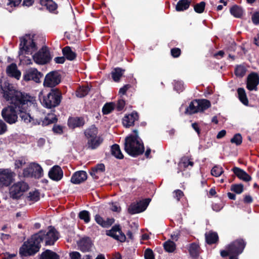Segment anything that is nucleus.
I'll return each mask as SVG.
<instances>
[{
    "label": "nucleus",
    "instance_id": "f257e3e1",
    "mask_svg": "<svg viewBox=\"0 0 259 259\" xmlns=\"http://www.w3.org/2000/svg\"><path fill=\"white\" fill-rule=\"evenodd\" d=\"M3 96L9 102L10 105L2 110V117L7 123H15L17 121L19 107L21 99L23 98V93L13 89V87H9L7 90L4 91Z\"/></svg>",
    "mask_w": 259,
    "mask_h": 259
},
{
    "label": "nucleus",
    "instance_id": "f03ea898",
    "mask_svg": "<svg viewBox=\"0 0 259 259\" xmlns=\"http://www.w3.org/2000/svg\"><path fill=\"white\" fill-rule=\"evenodd\" d=\"M135 135L126 137L124 142V150L130 155L136 157L144 151L143 143L138 135V132L134 131Z\"/></svg>",
    "mask_w": 259,
    "mask_h": 259
},
{
    "label": "nucleus",
    "instance_id": "7ed1b4c3",
    "mask_svg": "<svg viewBox=\"0 0 259 259\" xmlns=\"http://www.w3.org/2000/svg\"><path fill=\"white\" fill-rule=\"evenodd\" d=\"M35 100L34 97L24 93H23V98L21 99L20 105L19 107V114L22 120L25 123L32 122L33 124L37 123V119L35 122L33 117H31L29 113L26 112L28 107L31 106L35 107Z\"/></svg>",
    "mask_w": 259,
    "mask_h": 259
},
{
    "label": "nucleus",
    "instance_id": "20e7f679",
    "mask_svg": "<svg viewBox=\"0 0 259 259\" xmlns=\"http://www.w3.org/2000/svg\"><path fill=\"white\" fill-rule=\"evenodd\" d=\"M38 235L34 234L24 242L19 249V253L24 256H30L37 253L40 248V238Z\"/></svg>",
    "mask_w": 259,
    "mask_h": 259
},
{
    "label": "nucleus",
    "instance_id": "39448f33",
    "mask_svg": "<svg viewBox=\"0 0 259 259\" xmlns=\"http://www.w3.org/2000/svg\"><path fill=\"white\" fill-rule=\"evenodd\" d=\"M62 99V94L60 91L57 89H51L47 96H44L41 101L42 105L47 108H52L58 106Z\"/></svg>",
    "mask_w": 259,
    "mask_h": 259
},
{
    "label": "nucleus",
    "instance_id": "423d86ee",
    "mask_svg": "<svg viewBox=\"0 0 259 259\" xmlns=\"http://www.w3.org/2000/svg\"><path fill=\"white\" fill-rule=\"evenodd\" d=\"M23 177L33 178L39 179L44 176V170L42 167L35 162L29 163L25 167L22 174Z\"/></svg>",
    "mask_w": 259,
    "mask_h": 259
},
{
    "label": "nucleus",
    "instance_id": "0eeeda50",
    "mask_svg": "<svg viewBox=\"0 0 259 259\" xmlns=\"http://www.w3.org/2000/svg\"><path fill=\"white\" fill-rule=\"evenodd\" d=\"M84 134L88 139L89 147L92 149H96L103 142V139L97 136L98 129L94 125L86 130Z\"/></svg>",
    "mask_w": 259,
    "mask_h": 259
},
{
    "label": "nucleus",
    "instance_id": "6e6552de",
    "mask_svg": "<svg viewBox=\"0 0 259 259\" xmlns=\"http://www.w3.org/2000/svg\"><path fill=\"white\" fill-rule=\"evenodd\" d=\"M210 102L206 99L195 100L190 103L189 107L186 109L185 113L192 114L202 112L210 107Z\"/></svg>",
    "mask_w": 259,
    "mask_h": 259
},
{
    "label": "nucleus",
    "instance_id": "1a4fd4ad",
    "mask_svg": "<svg viewBox=\"0 0 259 259\" xmlns=\"http://www.w3.org/2000/svg\"><path fill=\"white\" fill-rule=\"evenodd\" d=\"M35 235L39 236L40 243L45 241L46 245H53L59 238L58 232L51 227L48 231H40Z\"/></svg>",
    "mask_w": 259,
    "mask_h": 259
},
{
    "label": "nucleus",
    "instance_id": "9d476101",
    "mask_svg": "<svg viewBox=\"0 0 259 259\" xmlns=\"http://www.w3.org/2000/svg\"><path fill=\"white\" fill-rule=\"evenodd\" d=\"M30 34L25 35L20 39V52L32 54L37 49V47Z\"/></svg>",
    "mask_w": 259,
    "mask_h": 259
},
{
    "label": "nucleus",
    "instance_id": "9b49d317",
    "mask_svg": "<svg viewBox=\"0 0 259 259\" xmlns=\"http://www.w3.org/2000/svg\"><path fill=\"white\" fill-rule=\"evenodd\" d=\"M28 188L27 184L23 181L14 183L9 188L10 196L13 199H19L28 189Z\"/></svg>",
    "mask_w": 259,
    "mask_h": 259
},
{
    "label": "nucleus",
    "instance_id": "f8f14e48",
    "mask_svg": "<svg viewBox=\"0 0 259 259\" xmlns=\"http://www.w3.org/2000/svg\"><path fill=\"white\" fill-rule=\"evenodd\" d=\"M246 243L242 239H238L228 245V249L231 254L230 259H238L237 256L241 254L245 246Z\"/></svg>",
    "mask_w": 259,
    "mask_h": 259
},
{
    "label": "nucleus",
    "instance_id": "ddd939ff",
    "mask_svg": "<svg viewBox=\"0 0 259 259\" xmlns=\"http://www.w3.org/2000/svg\"><path fill=\"white\" fill-rule=\"evenodd\" d=\"M15 174L10 169H0V189L9 186L15 180Z\"/></svg>",
    "mask_w": 259,
    "mask_h": 259
},
{
    "label": "nucleus",
    "instance_id": "4468645a",
    "mask_svg": "<svg viewBox=\"0 0 259 259\" xmlns=\"http://www.w3.org/2000/svg\"><path fill=\"white\" fill-rule=\"evenodd\" d=\"M34 61L38 64H45L51 59L50 52L46 47H42L33 56Z\"/></svg>",
    "mask_w": 259,
    "mask_h": 259
},
{
    "label": "nucleus",
    "instance_id": "2eb2a0df",
    "mask_svg": "<svg viewBox=\"0 0 259 259\" xmlns=\"http://www.w3.org/2000/svg\"><path fill=\"white\" fill-rule=\"evenodd\" d=\"M149 202L150 200L147 199L137 203H132L128 206V213L134 214L144 211L147 208Z\"/></svg>",
    "mask_w": 259,
    "mask_h": 259
},
{
    "label": "nucleus",
    "instance_id": "dca6fc26",
    "mask_svg": "<svg viewBox=\"0 0 259 259\" xmlns=\"http://www.w3.org/2000/svg\"><path fill=\"white\" fill-rule=\"evenodd\" d=\"M61 81L59 74L56 71H52L47 74L44 81L46 87L53 88L58 84Z\"/></svg>",
    "mask_w": 259,
    "mask_h": 259
},
{
    "label": "nucleus",
    "instance_id": "f3484780",
    "mask_svg": "<svg viewBox=\"0 0 259 259\" xmlns=\"http://www.w3.org/2000/svg\"><path fill=\"white\" fill-rule=\"evenodd\" d=\"M42 76V74L36 69L31 68L24 73L23 77L25 81L33 80L38 83L40 82V79Z\"/></svg>",
    "mask_w": 259,
    "mask_h": 259
},
{
    "label": "nucleus",
    "instance_id": "a211bd4d",
    "mask_svg": "<svg viewBox=\"0 0 259 259\" xmlns=\"http://www.w3.org/2000/svg\"><path fill=\"white\" fill-rule=\"evenodd\" d=\"M259 84V75L257 73H250L247 78L246 88L249 91H256Z\"/></svg>",
    "mask_w": 259,
    "mask_h": 259
},
{
    "label": "nucleus",
    "instance_id": "6ab92c4d",
    "mask_svg": "<svg viewBox=\"0 0 259 259\" xmlns=\"http://www.w3.org/2000/svg\"><path fill=\"white\" fill-rule=\"evenodd\" d=\"M48 176L51 180L58 182L62 179L63 171L60 166L56 165L50 169Z\"/></svg>",
    "mask_w": 259,
    "mask_h": 259
},
{
    "label": "nucleus",
    "instance_id": "aec40b11",
    "mask_svg": "<svg viewBox=\"0 0 259 259\" xmlns=\"http://www.w3.org/2000/svg\"><path fill=\"white\" fill-rule=\"evenodd\" d=\"M107 235L121 242H124L126 239L125 235L121 231L119 225L113 226L111 230L109 231V233H107Z\"/></svg>",
    "mask_w": 259,
    "mask_h": 259
},
{
    "label": "nucleus",
    "instance_id": "412c9836",
    "mask_svg": "<svg viewBox=\"0 0 259 259\" xmlns=\"http://www.w3.org/2000/svg\"><path fill=\"white\" fill-rule=\"evenodd\" d=\"M139 118L138 114L136 112L125 115L122 119L123 125L125 127H129L134 125L135 122Z\"/></svg>",
    "mask_w": 259,
    "mask_h": 259
},
{
    "label": "nucleus",
    "instance_id": "4be33fe9",
    "mask_svg": "<svg viewBox=\"0 0 259 259\" xmlns=\"http://www.w3.org/2000/svg\"><path fill=\"white\" fill-rule=\"evenodd\" d=\"M93 243L89 237L81 238L78 242V246L82 252H89L91 250Z\"/></svg>",
    "mask_w": 259,
    "mask_h": 259
},
{
    "label": "nucleus",
    "instance_id": "5701e85b",
    "mask_svg": "<svg viewBox=\"0 0 259 259\" xmlns=\"http://www.w3.org/2000/svg\"><path fill=\"white\" fill-rule=\"evenodd\" d=\"M87 179V172L84 171L75 172L71 177V182L75 184H79Z\"/></svg>",
    "mask_w": 259,
    "mask_h": 259
},
{
    "label": "nucleus",
    "instance_id": "b1692460",
    "mask_svg": "<svg viewBox=\"0 0 259 259\" xmlns=\"http://www.w3.org/2000/svg\"><path fill=\"white\" fill-rule=\"evenodd\" d=\"M6 72L7 74L11 77L19 79L21 77V72L18 69L16 64H11L7 67Z\"/></svg>",
    "mask_w": 259,
    "mask_h": 259
},
{
    "label": "nucleus",
    "instance_id": "393cba45",
    "mask_svg": "<svg viewBox=\"0 0 259 259\" xmlns=\"http://www.w3.org/2000/svg\"><path fill=\"white\" fill-rule=\"evenodd\" d=\"M105 170V165L103 163H99L92 167L90 171L91 176L94 179H98L99 176L103 173Z\"/></svg>",
    "mask_w": 259,
    "mask_h": 259
},
{
    "label": "nucleus",
    "instance_id": "a878e982",
    "mask_svg": "<svg viewBox=\"0 0 259 259\" xmlns=\"http://www.w3.org/2000/svg\"><path fill=\"white\" fill-rule=\"evenodd\" d=\"M84 121L83 118L82 117H70L68 119V126L72 128L82 126L84 125Z\"/></svg>",
    "mask_w": 259,
    "mask_h": 259
},
{
    "label": "nucleus",
    "instance_id": "bb28decb",
    "mask_svg": "<svg viewBox=\"0 0 259 259\" xmlns=\"http://www.w3.org/2000/svg\"><path fill=\"white\" fill-rule=\"evenodd\" d=\"M232 170L239 179L245 182H248L251 180L250 176L243 170L238 167H234Z\"/></svg>",
    "mask_w": 259,
    "mask_h": 259
},
{
    "label": "nucleus",
    "instance_id": "cd10ccee",
    "mask_svg": "<svg viewBox=\"0 0 259 259\" xmlns=\"http://www.w3.org/2000/svg\"><path fill=\"white\" fill-rule=\"evenodd\" d=\"M40 4L51 12H54L57 8V5L52 0H40Z\"/></svg>",
    "mask_w": 259,
    "mask_h": 259
},
{
    "label": "nucleus",
    "instance_id": "c85d7f7f",
    "mask_svg": "<svg viewBox=\"0 0 259 259\" xmlns=\"http://www.w3.org/2000/svg\"><path fill=\"white\" fill-rule=\"evenodd\" d=\"M62 53L64 56L70 61L73 60L76 57V53L69 46H66L62 49Z\"/></svg>",
    "mask_w": 259,
    "mask_h": 259
},
{
    "label": "nucleus",
    "instance_id": "c756f323",
    "mask_svg": "<svg viewBox=\"0 0 259 259\" xmlns=\"http://www.w3.org/2000/svg\"><path fill=\"white\" fill-rule=\"evenodd\" d=\"M192 3V0H180L176 7V9L177 11H183L187 10L190 4Z\"/></svg>",
    "mask_w": 259,
    "mask_h": 259
},
{
    "label": "nucleus",
    "instance_id": "7c9ffc66",
    "mask_svg": "<svg viewBox=\"0 0 259 259\" xmlns=\"http://www.w3.org/2000/svg\"><path fill=\"white\" fill-rule=\"evenodd\" d=\"M39 259H60V256L56 252L47 249L41 253Z\"/></svg>",
    "mask_w": 259,
    "mask_h": 259
},
{
    "label": "nucleus",
    "instance_id": "2f4dec72",
    "mask_svg": "<svg viewBox=\"0 0 259 259\" xmlns=\"http://www.w3.org/2000/svg\"><path fill=\"white\" fill-rule=\"evenodd\" d=\"M205 236L206 241L209 244L215 243L219 239L218 234L215 232H209L205 233Z\"/></svg>",
    "mask_w": 259,
    "mask_h": 259
},
{
    "label": "nucleus",
    "instance_id": "473e14b6",
    "mask_svg": "<svg viewBox=\"0 0 259 259\" xmlns=\"http://www.w3.org/2000/svg\"><path fill=\"white\" fill-rule=\"evenodd\" d=\"M57 119L56 115L54 113H49L47 116L45 117L43 120L37 121L38 124H40L42 122V125H48L54 123L57 121Z\"/></svg>",
    "mask_w": 259,
    "mask_h": 259
},
{
    "label": "nucleus",
    "instance_id": "72a5a7b5",
    "mask_svg": "<svg viewBox=\"0 0 259 259\" xmlns=\"http://www.w3.org/2000/svg\"><path fill=\"white\" fill-rule=\"evenodd\" d=\"M189 253L193 258H197L198 257L200 252V247L196 243H192L189 247Z\"/></svg>",
    "mask_w": 259,
    "mask_h": 259
},
{
    "label": "nucleus",
    "instance_id": "f704fd0d",
    "mask_svg": "<svg viewBox=\"0 0 259 259\" xmlns=\"http://www.w3.org/2000/svg\"><path fill=\"white\" fill-rule=\"evenodd\" d=\"M124 72V70L120 68H116L111 72V75L114 81L117 82Z\"/></svg>",
    "mask_w": 259,
    "mask_h": 259
},
{
    "label": "nucleus",
    "instance_id": "c9c22d12",
    "mask_svg": "<svg viewBox=\"0 0 259 259\" xmlns=\"http://www.w3.org/2000/svg\"><path fill=\"white\" fill-rule=\"evenodd\" d=\"M237 93L240 102L244 105H248V100L244 89L243 88H239L237 90Z\"/></svg>",
    "mask_w": 259,
    "mask_h": 259
},
{
    "label": "nucleus",
    "instance_id": "e433bc0d",
    "mask_svg": "<svg viewBox=\"0 0 259 259\" xmlns=\"http://www.w3.org/2000/svg\"><path fill=\"white\" fill-rule=\"evenodd\" d=\"M231 15L236 18H240L243 14L242 9L237 5H234L230 9Z\"/></svg>",
    "mask_w": 259,
    "mask_h": 259
},
{
    "label": "nucleus",
    "instance_id": "4c0bfd02",
    "mask_svg": "<svg viewBox=\"0 0 259 259\" xmlns=\"http://www.w3.org/2000/svg\"><path fill=\"white\" fill-rule=\"evenodd\" d=\"M165 250L168 252H173L176 248V245L174 242L168 240L163 243Z\"/></svg>",
    "mask_w": 259,
    "mask_h": 259
},
{
    "label": "nucleus",
    "instance_id": "58836bf2",
    "mask_svg": "<svg viewBox=\"0 0 259 259\" xmlns=\"http://www.w3.org/2000/svg\"><path fill=\"white\" fill-rule=\"evenodd\" d=\"M111 153L118 159L123 158V155L120 151L119 145L117 144H114L111 147Z\"/></svg>",
    "mask_w": 259,
    "mask_h": 259
},
{
    "label": "nucleus",
    "instance_id": "ea45409f",
    "mask_svg": "<svg viewBox=\"0 0 259 259\" xmlns=\"http://www.w3.org/2000/svg\"><path fill=\"white\" fill-rule=\"evenodd\" d=\"M116 104L113 102L106 103L102 108L103 114L106 115L111 113L115 108Z\"/></svg>",
    "mask_w": 259,
    "mask_h": 259
},
{
    "label": "nucleus",
    "instance_id": "a19ab883",
    "mask_svg": "<svg viewBox=\"0 0 259 259\" xmlns=\"http://www.w3.org/2000/svg\"><path fill=\"white\" fill-rule=\"evenodd\" d=\"M26 54L22 52H19V59L20 63L23 65H30L32 64V60L30 57L26 56Z\"/></svg>",
    "mask_w": 259,
    "mask_h": 259
},
{
    "label": "nucleus",
    "instance_id": "79ce46f5",
    "mask_svg": "<svg viewBox=\"0 0 259 259\" xmlns=\"http://www.w3.org/2000/svg\"><path fill=\"white\" fill-rule=\"evenodd\" d=\"M193 164V162L190 161L188 158L185 157L181 159L179 164V166L181 169H185L189 166L192 167Z\"/></svg>",
    "mask_w": 259,
    "mask_h": 259
},
{
    "label": "nucleus",
    "instance_id": "37998d69",
    "mask_svg": "<svg viewBox=\"0 0 259 259\" xmlns=\"http://www.w3.org/2000/svg\"><path fill=\"white\" fill-rule=\"evenodd\" d=\"M90 91L88 87H79L76 92V96L79 98H82L86 96Z\"/></svg>",
    "mask_w": 259,
    "mask_h": 259
},
{
    "label": "nucleus",
    "instance_id": "c03bdc74",
    "mask_svg": "<svg viewBox=\"0 0 259 259\" xmlns=\"http://www.w3.org/2000/svg\"><path fill=\"white\" fill-rule=\"evenodd\" d=\"M224 172L222 166L215 165L212 167L211 170V174L213 176L218 177Z\"/></svg>",
    "mask_w": 259,
    "mask_h": 259
},
{
    "label": "nucleus",
    "instance_id": "a18cd8bd",
    "mask_svg": "<svg viewBox=\"0 0 259 259\" xmlns=\"http://www.w3.org/2000/svg\"><path fill=\"white\" fill-rule=\"evenodd\" d=\"M246 71L245 67L243 65H240L236 66L235 70V75L239 77L243 76Z\"/></svg>",
    "mask_w": 259,
    "mask_h": 259
},
{
    "label": "nucleus",
    "instance_id": "49530a36",
    "mask_svg": "<svg viewBox=\"0 0 259 259\" xmlns=\"http://www.w3.org/2000/svg\"><path fill=\"white\" fill-rule=\"evenodd\" d=\"M80 219L83 220L85 223H88L90 221V214L87 210H82L79 213Z\"/></svg>",
    "mask_w": 259,
    "mask_h": 259
},
{
    "label": "nucleus",
    "instance_id": "de8ad7c7",
    "mask_svg": "<svg viewBox=\"0 0 259 259\" xmlns=\"http://www.w3.org/2000/svg\"><path fill=\"white\" fill-rule=\"evenodd\" d=\"M26 163V159L23 157H21L15 160V168H22Z\"/></svg>",
    "mask_w": 259,
    "mask_h": 259
},
{
    "label": "nucleus",
    "instance_id": "09e8293b",
    "mask_svg": "<svg viewBox=\"0 0 259 259\" xmlns=\"http://www.w3.org/2000/svg\"><path fill=\"white\" fill-rule=\"evenodd\" d=\"M205 7V3L201 2L199 3L196 4L194 6V11L197 13H202L203 12Z\"/></svg>",
    "mask_w": 259,
    "mask_h": 259
},
{
    "label": "nucleus",
    "instance_id": "8fccbe9b",
    "mask_svg": "<svg viewBox=\"0 0 259 259\" xmlns=\"http://www.w3.org/2000/svg\"><path fill=\"white\" fill-rule=\"evenodd\" d=\"M231 190L237 194H241L243 191L242 184H233L231 187Z\"/></svg>",
    "mask_w": 259,
    "mask_h": 259
},
{
    "label": "nucleus",
    "instance_id": "3c124183",
    "mask_svg": "<svg viewBox=\"0 0 259 259\" xmlns=\"http://www.w3.org/2000/svg\"><path fill=\"white\" fill-rule=\"evenodd\" d=\"M242 142V138L240 134H235L234 137L231 139V142L235 143L236 145H240Z\"/></svg>",
    "mask_w": 259,
    "mask_h": 259
},
{
    "label": "nucleus",
    "instance_id": "603ef678",
    "mask_svg": "<svg viewBox=\"0 0 259 259\" xmlns=\"http://www.w3.org/2000/svg\"><path fill=\"white\" fill-rule=\"evenodd\" d=\"M174 89L178 92H181L184 89V85L182 81L175 80L174 81Z\"/></svg>",
    "mask_w": 259,
    "mask_h": 259
},
{
    "label": "nucleus",
    "instance_id": "864d4df0",
    "mask_svg": "<svg viewBox=\"0 0 259 259\" xmlns=\"http://www.w3.org/2000/svg\"><path fill=\"white\" fill-rule=\"evenodd\" d=\"M144 257L145 259H154L153 251L150 248L146 249L144 252Z\"/></svg>",
    "mask_w": 259,
    "mask_h": 259
},
{
    "label": "nucleus",
    "instance_id": "5fc2aeb1",
    "mask_svg": "<svg viewBox=\"0 0 259 259\" xmlns=\"http://www.w3.org/2000/svg\"><path fill=\"white\" fill-rule=\"evenodd\" d=\"M30 199L34 201H37L39 199V193L38 192H33L29 193V196Z\"/></svg>",
    "mask_w": 259,
    "mask_h": 259
},
{
    "label": "nucleus",
    "instance_id": "6e6d98bb",
    "mask_svg": "<svg viewBox=\"0 0 259 259\" xmlns=\"http://www.w3.org/2000/svg\"><path fill=\"white\" fill-rule=\"evenodd\" d=\"M173 193L174 198L177 199L178 201H179L181 198L184 196L183 192L179 189L175 190Z\"/></svg>",
    "mask_w": 259,
    "mask_h": 259
},
{
    "label": "nucleus",
    "instance_id": "4d7b16f0",
    "mask_svg": "<svg viewBox=\"0 0 259 259\" xmlns=\"http://www.w3.org/2000/svg\"><path fill=\"white\" fill-rule=\"evenodd\" d=\"M95 221L99 225H101L103 227H105L106 225H105V221L100 217L99 215L97 214L95 216Z\"/></svg>",
    "mask_w": 259,
    "mask_h": 259
},
{
    "label": "nucleus",
    "instance_id": "13d9d810",
    "mask_svg": "<svg viewBox=\"0 0 259 259\" xmlns=\"http://www.w3.org/2000/svg\"><path fill=\"white\" fill-rule=\"evenodd\" d=\"M252 21L255 25L259 24V12H255L252 16Z\"/></svg>",
    "mask_w": 259,
    "mask_h": 259
},
{
    "label": "nucleus",
    "instance_id": "bf43d9fd",
    "mask_svg": "<svg viewBox=\"0 0 259 259\" xmlns=\"http://www.w3.org/2000/svg\"><path fill=\"white\" fill-rule=\"evenodd\" d=\"M125 106V101L123 99H119L115 106L118 111L122 110Z\"/></svg>",
    "mask_w": 259,
    "mask_h": 259
},
{
    "label": "nucleus",
    "instance_id": "052dcab7",
    "mask_svg": "<svg viewBox=\"0 0 259 259\" xmlns=\"http://www.w3.org/2000/svg\"><path fill=\"white\" fill-rule=\"evenodd\" d=\"M7 131V126L6 124L2 120H0V135L4 134Z\"/></svg>",
    "mask_w": 259,
    "mask_h": 259
},
{
    "label": "nucleus",
    "instance_id": "680f3d73",
    "mask_svg": "<svg viewBox=\"0 0 259 259\" xmlns=\"http://www.w3.org/2000/svg\"><path fill=\"white\" fill-rule=\"evenodd\" d=\"M21 1L22 0H8L7 5L8 6H10L11 7H15L20 4Z\"/></svg>",
    "mask_w": 259,
    "mask_h": 259
},
{
    "label": "nucleus",
    "instance_id": "e2e57ef3",
    "mask_svg": "<svg viewBox=\"0 0 259 259\" xmlns=\"http://www.w3.org/2000/svg\"><path fill=\"white\" fill-rule=\"evenodd\" d=\"M171 54L175 57H178L181 54V50L179 48H173L171 50Z\"/></svg>",
    "mask_w": 259,
    "mask_h": 259
},
{
    "label": "nucleus",
    "instance_id": "0e129e2a",
    "mask_svg": "<svg viewBox=\"0 0 259 259\" xmlns=\"http://www.w3.org/2000/svg\"><path fill=\"white\" fill-rule=\"evenodd\" d=\"M70 257L71 259H80L81 255L77 251H73L70 253Z\"/></svg>",
    "mask_w": 259,
    "mask_h": 259
},
{
    "label": "nucleus",
    "instance_id": "69168bd1",
    "mask_svg": "<svg viewBox=\"0 0 259 259\" xmlns=\"http://www.w3.org/2000/svg\"><path fill=\"white\" fill-rule=\"evenodd\" d=\"M53 131L56 134H61L63 133L62 127L60 125H54L53 128Z\"/></svg>",
    "mask_w": 259,
    "mask_h": 259
},
{
    "label": "nucleus",
    "instance_id": "338daca9",
    "mask_svg": "<svg viewBox=\"0 0 259 259\" xmlns=\"http://www.w3.org/2000/svg\"><path fill=\"white\" fill-rule=\"evenodd\" d=\"M111 210L115 212H119L120 211V207L116 203H113L112 204Z\"/></svg>",
    "mask_w": 259,
    "mask_h": 259
},
{
    "label": "nucleus",
    "instance_id": "774afa93",
    "mask_svg": "<svg viewBox=\"0 0 259 259\" xmlns=\"http://www.w3.org/2000/svg\"><path fill=\"white\" fill-rule=\"evenodd\" d=\"M54 60L56 63L62 64L64 63L65 61V58L64 57H56Z\"/></svg>",
    "mask_w": 259,
    "mask_h": 259
}]
</instances>
